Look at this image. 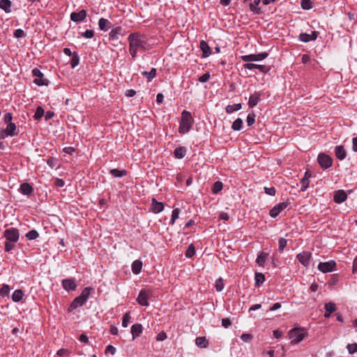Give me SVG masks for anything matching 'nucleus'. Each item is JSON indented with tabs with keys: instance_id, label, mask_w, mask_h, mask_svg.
Instances as JSON below:
<instances>
[{
	"instance_id": "obj_1",
	"label": "nucleus",
	"mask_w": 357,
	"mask_h": 357,
	"mask_svg": "<svg viewBox=\"0 0 357 357\" xmlns=\"http://www.w3.org/2000/svg\"><path fill=\"white\" fill-rule=\"evenodd\" d=\"M128 40L129 42V52L133 59L137 56L139 50H145L146 43L145 38L140 33H131L128 37Z\"/></svg>"
},
{
	"instance_id": "obj_2",
	"label": "nucleus",
	"mask_w": 357,
	"mask_h": 357,
	"mask_svg": "<svg viewBox=\"0 0 357 357\" xmlns=\"http://www.w3.org/2000/svg\"><path fill=\"white\" fill-rule=\"evenodd\" d=\"M194 123V119L191 113L187 110H183L181 113V121L179 123L178 132L181 134L188 132Z\"/></svg>"
},
{
	"instance_id": "obj_3",
	"label": "nucleus",
	"mask_w": 357,
	"mask_h": 357,
	"mask_svg": "<svg viewBox=\"0 0 357 357\" xmlns=\"http://www.w3.org/2000/svg\"><path fill=\"white\" fill-rule=\"evenodd\" d=\"M92 287H85L81 294L76 297L70 303L69 307V310H73L77 309L79 307H81L85 304V303L87 301L89 295L91 294V291L92 290Z\"/></svg>"
},
{
	"instance_id": "obj_4",
	"label": "nucleus",
	"mask_w": 357,
	"mask_h": 357,
	"mask_svg": "<svg viewBox=\"0 0 357 357\" xmlns=\"http://www.w3.org/2000/svg\"><path fill=\"white\" fill-rule=\"evenodd\" d=\"M307 335V331L304 328H294L289 331V338L294 343L301 342Z\"/></svg>"
},
{
	"instance_id": "obj_5",
	"label": "nucleus",
	"mask_w": 357,
	"mask_h": 357,
	"mask_svg": "<svg viewBox=\"0 0 357 357\" xmlns=\"http://www.w3.org/2000/svg\"><path fill=\"white\" fill-rule=\"evenodd\" d=\"M317 162L323 169H327L333 165V158L324 153L318 155Z\"/></svg>"
},
{
	"instance_id": "obj_6",
	"label": "nucleus",
	"mask_w": 357,
	"mask_h": 357,
	"mask_svg": "<svg viewBox=\"0 0 357 357\" xmlns=\"http://www.w3.org/2000/svg\"><path fill=\"white\" fill-rule=\"evenodd\" d=\"M6 241L17 243L20 238L19 230L14 227L6 229L3 233Z\"/></svg>"
},
{
	"instance_id": "obj_7",
	"label": "nucleus",
	"mask_w": 357,
	"mask_h": 357,
	"mask_svg": "<svg viewBox=\"0 0 357 357\" xmlns=\"http://www.w3.org/2000/svg\"><path fill=\"white\" fill-rule=\"evenodd\" d=\"M268 55V54L264 52L259 54L243 55L241 56V59L244 62L260 61L266 59Z\"/></svg>"
},
{
	"instance_id": "obj_8",
	"label": "nucleus",
	"mask_w": 357,
	"mask_h": 357,
	"mask_svg": "<svg viewBox=\"0 0 357 357\" xmlns=\"http://www.w3.org/2000/svg\"><path fill=\"white\" fill-rule=\"evenodd\" d=\"M33 76L36 77V79L33 80V83L38 86H47L48 80L44 78L43 73L40 71V69L35 68L31 71Z\"/></svg>"
},
{
	"instance_id": "obj_9",
	"label": "nucleus",
	"mask_w": 357,
	"mask_h": 357,
	"mask_svg": "<svg viewBox=\"0 0 357 357\" xmlns=\"http://www.w3.org/2000/svg\"><path fill=\"white\" fill-rule=\"evenodd\" d=\"M151 295V291L146 289H142L137 298V302L142 306H148V299Z\"/></svg>"
},
{
	"instance_id": "obj_10",
	"label": "nucleus",
	"mask_w": 357,
	"mask_h": 357,
	"mask_svg": "<svg viewBox=\"0 0 357 357\" xmlns=\"http://www.w3.org/2000/svg\"><path fill=\"white\" fill-rule=\"evenodd\" d=\"M289 205L287 202H280L274 206L269 211V215L271 218H275L283 210H284Z\"/></svg>"
},
{
	"instance_id": "obj_11",
	"label": "nucleus",
	"mask_w": 357,
	"mask_h": 357,
	"mask_svg": "<svg viewBox=\"0 0 357 357\" xmlns=\"http://www.w3.org/2000/svg\"><path fill=\"white\" fill-rule=\"evenodd\" d=\"M335 266L336 264L333 260L326 262H319L318 269L322 273H330L335 270Z\"/></svg>"
},
{
	"instance_id": "obj_12",
	"label": "nucleus",
	"mask_w": 357,
	"mask_h": 357,
	"mask_svg": "<svg viewBox=\"0 0 357 357\" xmlns=\"http://www.w3.org/2000/svg\"><path fill=\"white\" fill-rule=\"evenodd\" d=\"M243 67L245 69L248 70L258 69L263 73H268L271 69L269 66L252 63L251 62H246L245 64H243Z\"/></svg>"
},
{
	"instance_id": "obj_13",
	"label": "nucleus",
	"mask_w": 357,
	"mask_h": 357,
	"mask_svg": "<svg viewBox=\"0 0 357 357\" xmlns=\"http://www.w3.org/2000/svg\"><path fill=\"white\" fill-rule=\"evenodd\" d=\"M63 288L67 291H75L77 288L76 280L75 278H66L61 281Z\"/></svg>"
},
{
	"instance_id": "obj_14",
	"label": "nucleus",
	"mask_w": 357,
	"mask_h": 357,
	"mask_svg": "<svg viewBox=\"0 0 357 357\" xmlns=\"http://www.w3.org/2000/svg\"><path fill=\"white\" fill-rule=\"evenodd\" d=\"M296 258L302 265L307 266L310 264L311 253L307 251H303L298 254Z\"/></svg>"
},
{
	"instance_id": "obj_15",
	"label": "nucleus",
	"mask_w": 357,
	"mask_h": 357,
	"mask_svg": "<svg viewBox=\"0 0 357 357\" xmlns=\"http://www.w3.org/2000/svg\"><path fill=\"white\" fill-rule=\"evenodd\" d=\"M87 16L86 11L85 10H81L79 12H73L70 14V20L76 23L84 21Z\"/></svg>"
},
{
	"instance_id": "obj_16",
	"label": "nucleus",
	"mask_w": 357,
	"mask_h": 357,
	"mask_svg": "<svg viewBox=\"0 0 357 357\" xmlns=\"http://www.w3.org/2000/svg\"><path fill=\"white\" fill-rule=\"evenodd\" d=\"M125 30L121 26H116L109 33L110 40H117L119 36H124Z\"/></svg>"
},
{
	"instance_id": "obj_17",
	"label": "nucleus",
	"mask_w": 357,
	"mask_h": 357,
	"mask_svg": "<svg viewBox=\"0 0 357 357\" xmlns=\"http://www.w3.org/2000/svg\"><path fill=\"white\" fill-rule=\"evenodd\" d=\"M317 37H318V32L316 31H314L312 32L311 35L306 33H301L299 35L298 38L301 42L308 43L311 40H315L317 38Z\"/></svg>"
},
{
	"instance_id": "obj_18",
	"label": "nucleus",
	"mask_w": 357,
	"mask_h": 357,
	"mask_svg": "<svg viewBox=\"0 0 357 357\" xmlns=\"http://www.w3.org/2000/svg\"><path fill=\"white\" fill-rule=\"evenodd\" d=\"M261 93L259 91H255L250 96L248 100V106L250 108L255 107L259 102Z\"/></svg>"
},
{
	"instance_id": "obj_19",
	"label": "nucleus",
	"mask_w": 357,
	"mask_h": 357,
	"mask_svg": "<svg viewBox=\"0 0 357 357\" xmlns=\"http://www.w3.org/2000/svg\"><path fill=\"white\" fill-rule=\"evenodd\" d=\"M19 190L22 195L29 197L33 193V188L30 183H23L20 185Z\"/></svg>"
},
{
	"instance_id": "obj_20",
	"label": "nucleus",
	"mask_w": 357,
	"mask_h": 357,
	"mask_svg": "<svg viewBox=\"0 0 357 357\" xmlns=\"http://www.w3.org/2000/svg\"><path fill=\"white\" fill-rule=\"evenodd\" d=\"M335 155L340 160H343L347 157V152L342 145H338L335 147Z\"/></svg>"
},
{
	"instance_id": "obj_21",
	"label": "nucleus",
	"mask_w": 357,
	"mask_h": 357,
	"mask_svg": "<svg viewBox=\"0 0 357 357\" xmlns=\"http://www.w3.org/2000/svg\"><path fill=\"white\" fill-rule=\"evenodd\" d=\"M164 209V204L162 202H158L155 198L152 199L151 211L154 213H159Z\"/></svg>"
},
{
	"instance_id": "obj_22",
	"label": "nucleus",
	"mask_w": 357,
	"mask_h": 357,
	"mask_svg": "<svg viewBox=\"0 0 357 357\" xmlns=\"http://www.w3.org/2000/svg\"><path fill=\"white\" fill-rule=\"evenodd\" d=\"M199 47L202 51V57L206 58L211 54V47L205 40H201L199 43Z\"/></svg>"
},
{
	"instance_id": "obj_23",
	"label": "nucleus",
	"mask_w": 357,
	"mask_h": 357,
	"mask_svg": "<svg viewBox=\"0 0 357 357\" xmlns=\"http://www.w3.org/2000/svg\"><path fill=\"white\" fill-rule=\"evenodd\" d=\"M347 195L344 190H337L333 197L334 202L338 204L344 202L347 199Z\"/></svg>"
},
{
	"instance_id": "obj_24",
	"label": "nucleus",
	"mask_w": 357,
	"mask_h": 357,
	"mask_svg": "<svg viewBox=\"0 0 357 357\" xmlns=\"http://www.w3.org/2000/svg\"><path fill=\"white\" fill-rule=\"evenodd\" d=\"M143 327L140 324H135L131 326V333L132 336V340L136 337L140 336L142 333Z\"/></svg>"
},
{
	"instance_id": "obj_25",
	"label": "nucleus",
	"mask_w": 357,
	"mask_h": 357,
	"mask_svg": "<svg viewBox=\"0 0 357 357\" xmlns=\"http://www.w3.org/2000/svg\"><path fill=\"white\" fill-rule=\"evenodd\" d=\"M98 26L101 31H107L111 28L112 23L108 20L101 17L98 20Z\"/></svg>"
},
{
	"instance_id": "obj_26",
	"label": "nucleus",
	"mask_w": 357,
	"mask_h": 357,
	"mask_svg": "<svg viewBox=\"0 0 357 357\" xmlns=\"http://www.w3.org/2000/svg\"><path fill=\"white\" fill-rule=\"evenodd\" d=\"M311 174L308 172H306L305 173V175L303 176V178L301 180V191L302 192H305L309 187V183H310V177Z\"/></svg>"
},
{
	"instance_id": "obj_27",
	"label": "nucleus",
	"mask_w": 357,
	"mask_h": 357,
	"mask_svg": "<svg viewBox=\"0 0 357 357\" xmlns=\"http://www.w3.org/2000/svg\"><path fill=\"white\" fill-rule=\"evenodd\" d=\"M268 256V253L264 251L259 252L256 259V263L259 266L264 267L266 260Z\"/></svg>"
},
{
	"instance_id": "obj_28",
	"label": "nucleus",
	"mask_w": 357,
	"mask_h": 357,
	"mask_svg": "<svg viewBox=\"0 0 357 357\" xmlns=\"http://www.w3.org/2000/svg\"><path fill=\"white\" fill-rule=\"evenodd\" d=\"M187 153V149L184 146H178L174 151V155L177 159H182L185 157Z\"/></svg>"
},
{
	"instance_id": "obj_29",
	"label": "nucleus",
	"mask_w": 357,
	"mask_h": 357,
	"mask_svg": "<svg viewBox=\"0 0 357 357\" xmlns=\"http://www.w3.org/2000/svg\"><path fill=\"white\" fill-rule=\"evenodd\" d=\"M142 262L140 260H135L131 265V269L134 274L138 275L142 271Z\"/></svg>"
},
{
	"instance_id": "obj_30",
	"label": "nucleus",
	"mask_w": 357,
	"mask_h": 357,
	"mask_svg": "<svg viewBox=\"0 0 357 357\" xmlns=\"http://www.w3.org/2000/svg\"><path fill=\"white\" fill-rule=\"evenodd\" d=\"M4 130H6V135L12 137L17 135V132L16 131L17 127L14 123L7 124V127Z\"/></svg>"
},
{
	"instance_id": "obj_31",
	"label": "nucleus",
	"mask_w": 357,
	"mask_h": 357,
	"mask_svg": "<svg viewBox=\"0 0 357 357\" xmlns=\"http://www.w3.org/2000/svg\"><path fill=\"white\" fill-rule=\"evenodd\" d=\"M109 174L114 177L121 178L127 174V171L123 169H112L109 170Z\"/></svg>"
},
{
	"instance_id": "obj_32",
	"label": "nucleus",
	"mask_w": 357,
	"mask_h": 357,
	"mask_svg": "<svg viewBox=\"0 0 357 357\" xmlns=\"http://www.w3.org/2000/svg\"><path fill=\"white\" fill-rule=\"evenodd\" d=\"M24 295V292L22 289H16L13 293L12 299L15 303H18L22 299Z\"/></svg>"
},
{
	"instance_id": "obj_33",
	"label": "nucleus",
	"mask_w": 357,
	"mask_h": 357,
	"mask_svg": "<svg viewBox=\"0 0 357 357\" xmlns=\"http://www.w3.org/2000/svg\"><path fill=\"white\" fill-rule=\"evenodd\" d=\"M255 286L260 287L265 282V275L262 273H255Z\"/></svg>"
},
{
	"instance_id": "obj_34",
	"label": "nucleus",
	"mask_w": 357,
	"mask_h": 357,
	"mask_svg": "<svg viewBox=\"0 0 357 357\" xmlns=\"http://www.w3.org/2000/svg\"><path fill=\"white\" fill-rule=\"evenodd\" d=\"M241 107H242L241 103L228 105L225 108V111L228 114H231L236 111L241 109Z\"/></svg>"
},
{
	"instance_id": "obj_35",
	"label": "nucleus",
	"mask_w": 357,
	"mask_h": 357,
	"mask_svg": "<svg viewBox=\"0 0 357 357\" xmlns=\"http://www.w3.org/2000/svg\"><path fill=\"white\" fill-rule=\"evenodd\" d=\"M195 343L200 348H206L208 345V341L205 337H198L195 340Z\"/></svg>"
},
{
	"instance_id": "obj_36",
	"label": "nucleus",
	"mask_w": 357,
	"mask_h": 357,
	"mask_svg": "<svg viewBox=\"0 0 357 357\" xmlns=\"http://www.w3.org/2000/svg\"><path fill=\"white\" fill-rule=\"evenodd\" d=\"M11 1L10 0H1L0 8L3 10L6 13L10 12Z\"/></svg>"
},
{
	"instance_id": "obj_37",
	"label": "nucleus",
	"mask_w": 357,
	"mask_h": 357,
	"mask_svg": "<svg viewBox=\"0 0 357 357\" xmlns=\"http://www.w3.org/2000/svg\"><path fill=\"white\" fill-rule=\"evenodd\" d=\"M156 69L152 68L149 72L143 71L142 75H144L149 81H151L156 76Z\"/></svg>"
},
{
	"instance_id": "obj_38",
	"label": "nucleus",
	"mask_w": 357,
	"mask_h": 357,
	"mask_svg": "<svg viewBox=\"0 0 357 357\" xmlns=\"http://www.w3.org/2000/svg\"><path fill=\"white\" fill-rule=\"evenodd\" d=\"M260 1H261V0H254L253 3H250V9L254 13H256V14L261 13L260 8L257 7V6L259 4Z\"/></svg>"
},
{
	"instance_id": "obj_39",
	"label": "nucleus",
	"mask_w": 357,
	"mask_h": 357,
	"mask_svg": "<svg viewBox=\"0 0 357 357\" xmlns=\"http://www.w3.org/2000/svg\"><path fill=\"white\" fill-rule=\"evenodd\" d=\"M25 237L29 241H33L39 237V234L36 229H31L26 234Z\"/></svg>"
},
{
	"instance_id": "obj_40",
	"label": "nucleus",
	"mask_w": 357,
	"mask_h": 357,
	"mask_svg": "<svg viewBox=\"0 0 357 357\" xmlns=\"http://www.w3.org/2000/svg\"><path fill=\"white\" fill-rule=\"evenodd\" d=\"M243 123V120L241 118H238L233 122L231 128L236 131L241 130L242 129Z\"/></svg>"
},
{
	"instance_id": "obj_41",
	"label": "nucleus",
	"mask_w": 357,
	"mask_h": 357,
	"mask_svg": "<svg viewBox=\"0 0 357 357\" xmlns=\"http://www.w3.org/2000/svg\"><path fill=\"white\" fill-rule=\"evenodd\" d=\"M222 188H223V185H222V183L221 181H216L214 183V184L213 185V187H212V192L213 194H218L220 191H221L222 190Z\"/></svg>"
},
{
	"instance_id": "obj_42",
	"label": "nucleus",
	"mask_w": 357,
	"mask_h": 357,
	"mask_svg": "<svg viewBox=\"0 0 357 357\" xmlns=\"http://www.w3.org/2000/svg\"><path fill=\"white\" fill-rule=\"evenodd\" d=\"M180 209L178 208H174L172 212V217L170 220V225H174L176 220H177L179 217Z\"/></svg>"
},
{
	"instance_id": "obj_43",
	"label": "nucleus",
	"mask_w": 357,
	"mask_h": 357,
	"mask_svg": "<svg viewBox=\"0 0 357 357\" xmlns=\"http://www.w3.org/2000/svg\"><path fill=\"white\" fill-rule=\"evenodd\" d=\"M324 309L326 310V311L329 312V313H333L336 311L337 307L335 303L328 302L325 303Z\"/></svg>"
},
{
	"instance_id": "obj_44",
	"label": "nucleus",
	"mask_w": 357,
	"mask_h": 357,
	"mask_svg": "<svg viewBox=\"0 0 357 357\" xmlns=\"http://www.w3.org/2000/svg\"><path fill=\"white\" fill-rule=\"evenodd\" d=\"M79 62V56L78 54L75 52H73V54L72 56V59L70 61V66L73 68H75L77 66H78Z\"/></svg>"
},
{
	"instance_id": "obj_45",
	"label": "nucleus",
	"mask_w": 357,
	"mask_h": 357,
	"mask_svg": "<svg viewBox=\"0 0 357 357\" xmlns=\"http://www.w3.org/2000/svg\"><path fill=\"white\" fill-rule=\"evenodd\" d=\"M278 251L282 253L284 251V249L287 247V241L286 238H280L279 240H278Z\"/></svg>"
},
{
	"instance_id": "obj_46",
	"label": "nucleus",
	"mask_w": 357,
	"mask_h": 357,
	"mask_svg": "<svg viewBox=\"0 0 357 357\" xmlns=\"http://www.w3.org/2000/svg\"><path fill=\"white\" fill-rule=\"evenodd\" d=\"M44 114H45V111H44L43 108L40 106H38L36 108V112L33 115V118L35 120H39L40 119H41L43 117Z\"/></svg>"
},
{
	"instance_id": "obj_47",
	"label": "nucleus",
	"mask_w": 357,
	"mask_h": 357,
	"mask_svg": "<svg viewBox=\"0 0 357 357\" xmlns=\"http://www.w3.org/2000/svg\"><path fill=\"white\" fill-rule=\"evenodd\" d=\"M185 255L188 258H192L195 255V248L193 244H190L188 247Z\"/></svg>"
},
{
	"instance_id": "obj_48",
	"label": "nucleus",
	"mask_w": 357,
	"mask_h": 357,
	"mask_svg": "<svg viewBox=\"0 0 357 357\" xmlns=\"http://www.w3.org/2000/svg\"><path fill=\"white\" fill-rule=\"evenodd\" d=\"M130 319H131V316H130V313H129V312L126 313V314L123 316V319H122V326H123V327H124V328L128 327V324H129V323H130Z\"/></svg>"
},
{
	"instance_id": "obj_49",
	"label": "nucleus",
	"mask_w": 357,
	"mask_h": 357,
	"mask_svg": "<svg viewBox=\"0 0 357 357\" xmlns=\"http://www.w3.org/2000/svg\"><path fill=\"white\" fill-rule=\"evenodd\" d=\"M301 5L304 10H310L312 8V2L311 0H301Z\"/></svg>"
},
{
	"instance_id": "obj_50",
	"label": "nucleus",
	"mask_w": 357,
	"mask_h": 357,
	"mask_svg": "<svg viewBox=\"0 0 357 357\" xmlns=\"http://www.w3.org/2000/svg\"><path fill=\"white\" fill-rule=\"evenodd\" d=\"M10 292V287L8 284H3L0 289V295L2 297L8 296Z\"/></svg>"
},
{
	"instance_id": "obj_51",
	"label": "nucleus",
	"mask_w": 357,
	"mask_h": 357,
	"mask_svg": "<svg viewBox=\"0 0 357 357\" xmlns=\"http://www.w3.org/2000/svg\"><path fill=\"white\" fill-rule=\"evenodd\" d=\"M224 289V283L222 278H219L215 281V289L220 292Z\"/></svg>"
},
{
	"instance_id": "obj_52",
	"label": "nucleus",
	"mask_w": 357,
	"mask_h": 357,
	"mask_svg": "<svg viewBox=\"0 0 357 357\" xmlns=\"http://www.w3.org/2000/svg\"><path fill=\"white\" fill-rule=\"evenodd\" d=\"M13 36L16 38H24L26 36V34L24 30L21 29H17L14 31Z\"/></svg>"
},
{
	"instance_id": "obj_53",
	"label": "nucleus",
	"mask_w": 357,
	"mask_h": 357,
	"mask_svg": "<svg viewBox=\"0 0 357 357\" xmlns=\"http://www.w3.org/2000/svg\"><path fill=\"white\" fill-rule=\"evenodd\" d=\"M347 349L349 354H354L357 352V343L348 344Z\"/></svg>"
},
{
	"instance_id": "obj_54",
	"label": "nucleus",
	"mask_w": 357,
	"mask_h": 357,
	"mask_svg": "<svg viewBox=\"0 0 357 357\" xmlns=\"http://www.w3.org/2000/svg\"><path fill=\"white\" fill-rule=\"evenodd\" d=\"M80 35L85 38H92L94 36V32L92 29H87L86 31L82 32Z\"/></svg>"
},
{
	"instance_id": "obj_55",
	"label": "nucleus",
	"mask_w": 357,
	"mask_h": 357,
	"mask_svg": "<svg viewBox=\"0 0 357 357\" xmlns=\"http://www.w3.org/2000/svg\"><path fill=\"white\" fill-rule=\"evenodd\" d=\"M255 122V114L250 113L247 116V123L248 126H252Z\"/></svg>"
},
{
	"instance_id": "obj_56",
	"label": "nucleus",
	"mask_w": 357,
	"mask_h": 357,
	"mask_svg": "<svg viewBox=\"0 0 357 357\" xmlns=\"http://www.w3.org/2000/svg\"><path fill=\"white\" fill-rule=\"evenodd\" d=\"M252 338V335L250 333H243L241 336V340L243 341L244 342H250Z\"/></svg>"
},
{
	"instance_id": "obj_57",
	"label": "nucleus",
	"mask_w": 357,
	"mask_h": 357,
	"mask_svg": "<svg viewBox=\"0 0 357 357\" xmlns=\"http://www.w3.org/2000/svg\"><path fill=\"white\" fill-rule=\"evenodd\" d=\"M15 243L10 241L5 242V251L10 252L15 248Z\"/></svg>"
},
{
	"instance_id": "obj_58",
	"label": "nucleus",
	"mask_w": 357,
	"mask_h": 357,
	"mask_svg": "<svg viewBox=\"0 0 357 357\" xmlns=\"http://www.w3.org/2000/svg\"><path fill=\"white\" fill-rule=\"evenodd\" d=\"M264 192L266 195H268L270 196H274L275 195V189L273 187L268 188L264 187Z\"/></svg>"
},
{
	"instance_id": "obj_59",
	"label": "nucleus",
	"mask_w": 357,
	"mask_h": 357,
	"mask_svg": "<svg viewBox=\"0 0 357 357\" xmlns=\"http://www.w3.org/2000/svg\"><path fill=\"white\" fill-rule=\"evenodd\" d=\"M116 349L112 345H108L105 349V354H110L111 355H114L116 354Z\"/></svg>"
},
{
	"instance_id": "obj_60",
	"label": "nucleus",
	"mask_w": 357,
	"mask_h": 357,
	"mask_svg": "<svg viewBox=\"0 0 357 357\" xmlns=\"http://www.w3.org/2000/svg\"><path fill=\"white\" fill-rule=\"evenodd\" d=\"M210 78V73L208 72L204 73L199 77V81L202 83L207 82Z\"/></svg>"
},
{
	"instance_id": "obj_61",
	"label": "nucleus",
	"mask_w": 357,
	"mask_h": 357,
	"mask_svg": "<svg viewBox=\"0 0 357 357\" xmlns=\"http://www.w3.org/2000/svg\"><path fill=\"white\" fill-rule=\"evenodd\" d=\"M3 119L6 123L9 124L12 123L13 116L10 112L6 113L3 116Z\"/></svg>"
},
{
	"instance_id": "obj_62",
	"label": "nucleus",
	"mask_w": 357,
	"mask_h": 357,
	"mask_svg": "<svg viewBox=\"0 0 357 357\" xmlns=\"http://www.w3.org/2000/svg\"><path fill=\"white\" fill-rule=\"evenodd\" d=\"M167 337L166 333L163 331L159 333L156 337V340L157 341H164L165 340H166Z\"/></svg>"
},
{
	"instance_id": "obj_63",
	"label": "nucleus",
	"mask_w": 357,
	"mask_h": 357,
	"mask_svg": "<svg viewBox=\"0 0 357 357\" xmlns=\"http://www.w3.org/2000/svg\"><path fill=\"white\" fill-rule=\"evenodd\" d=\"M222 325L225 328H228L231 325V322L229 319L224 318L222 319Z\"/></svg>"
},
{
	"instance_id": "obj_64",
	"label": "nucleus",
	"mask_w": 357,
	"mask_h": 357,
	"mask_svg": "<svg viewBox=\"0 0 357 357\" xmlns=\"http://www.w3.org/2000/svg\"><path fill=\"white\" fill-rule=\"evenodd\" d=\"M54 185L56 187L62 188V187L64 186L65 182H64V181L63 179L57 178L54 181Z\"/></svg>"
}]
</instances>
